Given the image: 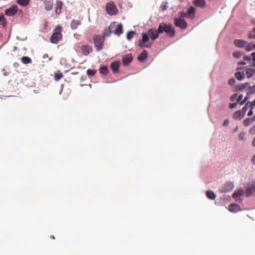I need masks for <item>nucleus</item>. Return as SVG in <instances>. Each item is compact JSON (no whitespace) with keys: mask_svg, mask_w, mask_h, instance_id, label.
<instances>
[{"mask_svg":"<svg viewBox=\"0 0 255 255\" xmlns=\"http://www.w3.org/2000/svg\"><path fill=\"white\" fill-rule=\"evenodd\" d=\"M100 72L104 75H107L108 73V67L106 66L101 67L99 69Z\"/></svg>","mask_w":255,"mask_h":255,"instance_id":"nucleus-29","label":"nucleus"},{"mask_svg":"<svg viewBox=\"0 0 255 255\" xmlns=\"http://www.w3.org/2000/svg\"><path fill=\"white\" fill-rule=\"evenodd\" d=\"M237 94H234L233 95H232L231 97V100L233 101L235 100V99L237 98Z\"/></svg>","mask_w":255,"mask_h":255,"instance_id":"nucleus-48","label":"nucleus"},{"mask_svg":"<svg viewBox=\"0 0 255 255\" xmlns=\"http://www.w3.org/2000/svg\"><path fill=\"white\" fill-rule=\"evenodd\" d=\"M249 107H250L249 102H247V104L245 105V106L243 108L241 111L243 112V113L245 114L247 110L249 109Z\"/></svg>","mask_w":255,"mask_h":255,"instance_id":"nucleus-38","label":"nucleus"},{"mask_svg":"<svg viewBox=\"0 0 255 255\" xmlns=\"http://www.w3.org/2000/svg\"><path fill=\"white\" fill-rule=\"evenodd\" d=\"M62 27L60 25H57L53 30V33L50 37V41L53 44L58 43L62 39Z\"/></svg>","mask_w":255,"mask_h":255,"instance_id":"nucleus-2","label":"nucleus"},{"mask_svg":"<svg viewBox=\"0 0 255 255\" xmlns=\"http://www.w3.org/2000/svg\"><path fill=\"white\" fill-rule=\"evenodd\" d=\"M252 50L253 49H255V44H252Z\"/></svg>","mask_w":255,"mask_h":255,"instance_id":"nucleus-58","label":"nucleus"},{"mask_svg":"<svg viewBox=\"0 0 255 255\" xmlns=\"http://www.w3.org/2000/svg\"><path fill=\"white\" fill-rule=\"evenodd\" d=\"M236 82V80L234 78H231L229 80L228 83L230 86H233Z\"/></svg>","mask_w":255,"mask_h":255,"instance_id":"nucleus-43","label":"nucleus"},{"mask_svg":"<svg viewBox=\"0 0 255 255\" xmlns=\"http://www.w3.org/2000/svg\"><path fill=\"white\" fill-rule=\"evenodd\" d=\"M168 2L163 1L162 3V9L166 10L168 8Z\"/></svg>","mask_w":255,"mask_h":255,"instance_id":"nucleus-42","label":"nucleus"},{"mask_svg":"<svg viewBox=\"0 0 255 255\" xmlns=\"http://www.w3.org/2000/svg\"><path fill=\"white\" fill-rule=\"evenodd\" d=\"M249 38H255V27L254 28L252 31L250 32L249 35Z\"/></svg>","mask_w":255,"mask_h":255,"instance_id":"nucleus-41","label":"nucleus"},{"mask_svg":"<svg viewBox=\"0 0 255 255\" xmlns=\"http://www.w3.org/2000/svg\"><path fill=\"white\" fill-rule=\"evenodd\" d=\"M252 144L253 146H255V137H254V138L253 139V140L252 141Z\"/></svg>","mask_w":255,"mask_h":255,"instance_id":"nucleus-55","label":"nucleus"},{"mask_svg":"<svg viewBox=\"0 0 255 255\" xmlns=\"http://www.w3.org/2000/svg\"><path fill=\"white\" fill-rule=\"evenodd\" d=\"M254 193H255V182L250 183L245 191V194L247 197L252 196Z\"/></svg>","mask_w":255,"mask_h":255,"instance_id":"nucleus-8","label":"nucleus"},{"mask_svg":"<svg viewBox=\"0 0 255 255\" xmlns=\"http://www.w3.org/2000/svg\"><path fill=\"white\" fill-rule=\"evenodd\" d=\"M180 15L181 17H186L188 16L187 13H185L184 12H181Z\"/></svg>","mask_w":255,"mask_h":255,"instance_id":"nucleus-51","label":"nucleus"},{"mask_svg":"<svg viewBox=\"0 0 255 255\" xmlns=\"http://www.w3.org/2000/svg\"><path fill=\"white\" fill-rule=\"evenodd\" d=\"M242 54L243 53L241 51H236L234 52L233 56L236 58H239L242 56Z\"/></svg>","mask_w":255,"mask_h":255,"instance_id":"nucleus-35","label":"nucleus"},{"mask_svg":"<svg viewBox=\"0 0 255 255\" xmlns=\"http://www.w3.org/2000/svg\"><path fill=\"white\" fill-rule=\"evenodd\" d=\"M81 22L79 20L73 19L72 20L70 27L72 30H75L77 28L78 26L81 25Z\"/></svg>","mask_w":255,"mask_h":255,"instance_id":"nucleus-17","label":"nucleus"},{"mask_svg":"<svg viewBox=\"0 0 255 255\" xmlns=\"http://www.w3.org/2000/svg\"><path fill=\"white\" fill-rule=\"evenodd\" d=\"M175 24L176 26L180 27L181 28H185L187 26L186 21L181 18H175Z\"/></svg>","mask_w":255,"mask_h":255,"instance_id":"nucleus-10","label":"nucleus"},{"mask_svg":"<svg viewBox=\"0 0 255 255\" xmlns=\"http://www.w3.org/2000/svg\"><path fill=\"white\" fill-rule=\"evenodd\" d=\"M123 25L122 24H119L114 31V33L117 35H120L123 33Z\"/></svg>","mask_w":255,"mask_h":255,"instance_id":"nucleus-19","label":"nucleus"},{"mask_svg":"<svg viewBox=\"0 0 255 255\" xmlns=\"http://www.w3.org/2000/svg\"><path fill=\"white\" fill-rule=\"evenodd\" d=\"M249 99V97L248 96H247L243 100L244 101H245V102H246V101H247V100Z\"/></svg>","mask_w":255,"mask_h":255,"instance_id":"nucleus-57","label":"nucleus"},{"mask_svg":"<svg viewBox=\"0 0 255 255\" xmlns=\"http://www.w3.org/2000/svg\"><path fill=\"white\" fill-rule=\"evenodd\" d=\"M253 121H255V120H253V118H252L251 119L248 118V119L245 120L244 121L243 123L245 126H249V125L252 124V123Z\"/></svg>","mask_w":255,"mask_h":255,"instance_id":"nucleus-30","label":"nucleus"},{"mask_svg":"<svg viewBox=\"0 0 255 255\" xmlns=\"http://www.w3.org/2000/svg\"><path fill=\"white\" fill-rule=\"evenodd\" d=\"M132 60V56L131 54H128L123 56L122 58V62L124 65H127Z\"/></svg>","mask_w":255,"mask_h":255,"instance_id":"nucleus-13","label":"nucleus"},{"mask_svg":"<svg viewBox=\"0 0 255 255\" xmlns=\"http://www.w3.org/2000/svg\"><path fill=\"white\" fill-rule=\"evenodd\" d=\"M0 22H2V24L3 26H5L6 24V20L3 15H0Z\"/></svg>","mask_w":255,"mask_h":255,"instance_id":"nucleus-39","label":"nucleus"},{"mask_svg":"<svg viewBox=\"0 0 255 255\" xmlns=\"http://www.w3.org/2000/svg\"><path fill=\"white\" fill-rule=\"evenodd\" d=\"M252 65L255 67V63H253Z\"/></svg>","mask_w":255,"mask_h":255,"instance_id":"nucleus-61","label":"nucleus"},{"mask_svg":"<svg viewBox=\"0 0 255 255\" xmlns=\"http://www.w3.org/2000/svg\"><path fill=\"white\" fill-rule=\"evenodd\" d=\"M251 55L252 56L253 58H252V60L254 62H255V52H253L252 54H251Z\"/></svg>","mask_w":255,"mask_h":255,"instance_id":"nucleus-54","label":"nucleus"},{"mask_svg":"<svg viewBox=\"0 0 255 255\" xmlns=\"http://www.w3.org/2000/svg\"><path fill=\"white\" fill-rule=\"evenodd\" d=\"M245 103L246 102H245V101L243 100L241 102L240 104H241V105H242Z\"/></svg>","mask_w":255,"mask_h":255,"instance_id":"nucleus-59","label":"nucleus"},{"mask_svg":"<svg viewBox=\"0 0 255 255\" xmlns=\"http://www.w3.org/2000/svg\"><path fill=\"white\" fill-rule=\"evenodd\" d=\"M249 92L247 93V95L252 94L255 93V85L253 86H249Z\"/></svg>","mask_w":255,"mask_h":255,"instance_id":"nucleus-36","label":"nucleus"},{"mask_svg":"<svg viewBox=\"0 0 255 255\" xmlns=\"http://www.w3.org/2000/svg\"><path fill=\"white\" fill-rule=\"evenodd\" d=\"M249 84L248 83H246L242 84H240L236 86L235 90L236 91L238 90H243L246 88H248L249 87Z\"/></svg>","mask_w":255,"mask_h":255,"instance_id":"nucleus-28","label":"nucleus"},{"mask_svg":"<svg viewBox=\"0 0 255 255\" xmlns=\"http://www.w3.org/2000/svg\"><path fill=\"white\" fill-rule=\"evenodd\" d=\"M45 9L48 11L52 9L53 1L52 0H46L44 2Z\"/></svg>","mask_w":255,"mask_h":255,"instance_id":"nucleus-21","label":"nucleus"},{"mask_svg":"<svg viewBox=\"0 0 255 255\" xmlns=\"http://www.w3.org/2000/svg\"><path fill=\"white\" fill-rule=\"evenodd\" d=\"M121 65V63L119 61H116L115 62H113L111 64V68L112 71L114 73H117L118 72L119 68Z\"/></svg>","mask_w":255,"mask_h":255,"instance_id":"nucleus-14","label":"nucleus"},{"mask_svg":"<svg viewBox=\"0 0 255 255\" xmlns=\"http://www.w3.org/2000/svg\"><path fill=\"white\" fill-rule=\"evenodd\" d=\"M245 114L243 113L241 110L235 112L233 115V118L235 120H241L245 116Z\"/></svg>","mask_w":255,"mask_h":255,"instance_id":"nucleus-18","label":"nucleus"},{"mask_svg":"<svg viewBox=\"0 0 255 255\" xmlns=\"http://www.w3.org/2000/svg\"><path fill=\"white\" fill-rule=\"evenodd\" d=\"M160 33L165 31L170 36H173L175 34V30L173 27L170 25H167L165 24H160Z\"/></svg>","mask_w":255,"mask_h":255,"instance_id":"nucleus-6","label":"nucleus"},{"mask_svg":"<svg viewBox=\"0 0 255 255\" xmlns=\"http://www.w3.org/2000/svg\"><path fill=\"white\" fill-rule=\"evenodd\" d=\"M96 73V70L88 69L87 70V74L88 76H94Z\"/></svg>","mask_w":255,"mask_h":255,"instance_id":"nucleus-34","label":"nucleus"},{"mask_svg":"<svg viewBox=\"0 0 255 255\" xmlns=\"http://www.w3.org/2000/svg\"><path fill=\"white\" fill-rule=\"evenodd\" d=\"M148 56L147 52L146 50H144L142 52L138 55L137 59L140 61H143L145 60Z\"/></svg>","mask_w":255,"mask_h":255,"instance_id":"nucleus-20","label":"nucleus"},{"mask_svg":"<svg viewBox=\"0 0 255 255\" xmlns=\"http://www.w3.org/2000/svg\"><path fill=\"white\" fill-rule=\"evenodd\" d=\"M237 106V103H232V104H230L229 105V108L230 109H234V108H235Z\"/></svg>","mask_w":255,"mask_h":255,"instance_id":"nucleus-45","label":"nucleus"},{"mask_svg":"<svg viewBox=\"0 0 255 255\" xmlns=\"http://www.w3.org/2000/svg\"><path fill=\"white\" fill-rule=\"evenodd\" d=\"M194 3L196 6L203 7L205 6L206 2L205 0H195Z\"/></svg>","mask_w":255,"mask_h":255,"instance_id":"nucleus-23","label":"nucleus"},{"mask_svg":"<svg viewBox=\"0 0 255 255\" xmlns=\"http://www.w3.org/2000/svg\"><path fill=\"white\" fill-rule=\"evenodd\" d=\"M135 32L133 31H129L127 35V38L128 40H130L135 34Z\"/></svg>","mask_w":255,"mask_h":255,"instance_id":"nucleus-31","label":"nucleus"},{"mask_svg":"<svg viewBox=\"0 0 255 255\" xmlns=\"http://www.w3.org/2000/svg\"><path fill=\"white\" fill-rule=\"evenodd\" d=\"M30 0H16V2L19 5L22 6H26L29 3Z\"/></svg>","mask_w":255,"mask_h":255,"instance_id":"nucleus-26","label":"nucleus"},{"mask_svg":"<svg viewBox=\"0 0 255 255\" xmlns=\"http://www.w3.org/2000/svg\"><path fill=\"white\" fill-rule=\"evenodd\" d=\"M243 97V95L242 94H241L239 96L238 98L237 99V101L239 102L240 101H241Z\"/></svg>","mask_w":255,"mask_h":255,"instance_id":"nucleus-50","label":"nucleus"},{"mask_svg":"<svg viewBox=\"0 0 255 255\" xmlns=\"http://www.w3.org/2000/svg\"><path fill=\"white\" fill-rule=\"evenodd\" d=\"M237 64L239 65H244L246 64V62L245 61H240V62H238Z\"/></svg>","mask_w":255,"mask_h":255,"instance_id":"nucleus-53","label":"nucleus"},{"mask_svg":"<svg viewBox=\"0 0 255 255\" xmlns=\"http://www.w3.org/2000/svg\"><path fill=\"white\" fill-rule=\"evenodd\" d=\"M238 130V127L237 126L236 128L234 129L233 131L234 132H236Z\"/></svg>","mask_w":255,"mask_h":255,"instance_id":"nucleus-56","label":"nucleus"},{"mask_svg":"<svg viewBox=\"0 0 255 255\" xmlns=\"http://www.w3.org/2000/svg\"><path fill=\"white\" fill-rule=\"evenodd\" d=\"M81 50L83 55L87 56L93 51V49L92 46L88 45H85L81 47Z\"/></svg>","mask_w":255,"mask_h":255,"instance_id":"nucleus-12","label":"nucleus"},{"mask_svg":"<svg viewBox=\"0 0 255 255\" xmlns=\"http://www.w3.org/2000/svg\"><path fill=\"white\" fill-rule=\"evenodd\" d=\"M63 3L60 0H57L55 6V12L57 14H59L61 13V10L62 8Z\"/></svg>","mask_w":255,"mask_h":255,"instance_id":"nucleus-16","label":"nucleus"},{"mask_svg":"<svg viewBox=\"0 0 255 255\" xmlns=\"http://www.w3.org/2000/svg\"><path fill=\"white\" fill-rule=\"evenodd\" d=\"M50 238L52 239H55L54 237L53 236H52V235L50 236Z\"/></svg>","mask_w":255,"mask_h":255,"instance_id":"nucleus-60","label":"nucleus"},{"mask_svg":"<svg viewBox=\"0 0 255 255\" xmlns=\"http://www.w3.org/2000/svg\"><path fill=\"white\" fill-rule=\"evenodd\" d=\"M249 132L252 134H255V125L252 127L251 128H250L249 130Z\"/></svg>","mask_w":255,"mask_h":255,"instance_id":"nucleus-44","label":"nucleus"},{"mask_svg":"<svg viewBox=\"0 0 255 255\" xmlns=\"http://www.w3.org/2000/svg\"><path fill=\"white\" fill-rule=\"evenodd\" d=\"M249 105L251 108L253 109L255 107V100L251 103L249 102Z\"/></svg>","mask_w":255,"mask_h":255,"instance_id":"nucleus-47","label":"nucleus"},{"mask_svg":"<svg viewBox=\"0 0 255 255\" xmlns=\"http://www.w3.org/2000/svg\"><path fill=\"white\" fill-rule=\"evenodd\" d=\"M229 121L228 119L225 120L223 123V126H227L229 125Z\"/></svg>","mask_w":255,"mask_h":255,"instance_id":"nucleus-49","label":"nucleus"},{"mask_svg":"<svg viewBox=\"0 0 255 255\" xmlns=\"http://www.w3.org/2000/svg\"><path fill=\"white\" fill-rule=\"evenodd\" d=\"M253 114V109H252V108H251V110H250V111L249 112L248 114V115L249 116H252Z\"/></svg>","mask_w":255,"mask_h":255,"instance_id":"nucleus-52","label":"nucleus"},{"mask_svg":"<svg viewBox=\"0 0 255 255\" xmlns=\"http://www.w3.org/2000/svg\"><path fill=\"white\" fill-rule=\"evenodd\" d=\"M159 33V26L157 30L156 29H150L148 32V34L143 33L142 34V39L139 41L138 45L140 47H149L148 45H145V43L149 40V37H150L152 40H155L158 37Z\"/></svg>","mask_w":255,"mask_h":255,"instance_id":"nucleus-1","label":"nucleus"},{"mask_svg":"<svg viewBox=\"0 0 255 255\" xmlns=\"http://www.w3.org/2000/svg\"><path fill=\"white\" fill-rule=\"evenodd\" d=\"M111 28H112V25H111L108 28H105L103 32V35L101 36L105 38V37H108V36H110L112 33V31L111 30Z\"/></svg>","mask_w":255,"mask_h":255,"instance_id":"nucleus-22","label":"nucleus"},{"mask_svg":"<svg viewBox=\"0 0 255 255\" xmlns=\"http://www.w3.org/2000/svg\"><path fill=\"white\" fill-rule=\"evenodd\" d=\"M245 191L243 189H239L235 191L232 196L237 201H241L240 197H241L244 193Z\"/></svg>","mask_w":255,"mask_h":255,"instance_id":"nucleus-11","label":"nucleus"},{"mask_svg":"<svg viewBox=\"0 0 255 255\" xmlns=\"http://www.w3.org/2000/svg\"><path fill=\"white\" fill-rule=\"evenodd\" d=\"M246 76L248 78H251L255 74V69L252 68L246 69Z\"/></svg>","mask_w":255,"mask_h":255,"instance_id":"nucleus-25","label":"nucleus"},{"mask_svg":"<svg viewBox=\"0 0 255 255\" xmlns=\"http://www.w3.org/2000/svg\"><path fill=\"white\" fill-rule=\"evenodd\" d=\"M206 196L211 200H214L216 197V195L214 192L211 190H208L206 192Z\"/></svg>","mask_w":255,"mask_h":255,"instance_id":"nucleus-27","label":"nucleus"},{"mask_svg":"<svg viewBox=\"0 0 255 255\" xmlns=\"http://www.w3.org/2000/svg\"><path fill=\"white\" fill-rule=\"evenodd\" d=\"M245 137V133L244 132H241L238 136L239 139L240 140H244Z\"/></svg>","mask_w":255,"mask_h":255,"instance_id":"nucleus-40","label":"nucleus"},{"mask_svg":"<svg viewBox=\"0 0 255 255\" xmlns=\"http://www.w3.org/2000/svg\"><path fill=\"white\" fill-rule=\"evenodd\" d=\"M195 12V8L193 6H191L188 10L187 14L188 15H190L194 13Z\"/></svg>","mask_w":255,"mask_h":255,"instance_id":"nucleus-37","label":"nucleus"},{"mask_svg":"<svg viewBox=\"0 0 255 255\" xmlns=\"http://www.w3.org/2000/svg\"><path fill=\"white\" fill-rule=\"evenodd\" d=\"M229 210L231 212L235 213L241 211L240 206L237 204H231L229 206Z\"/></svg>","mask_w":255,"mask_h":255,"instance_id":"nucleus-15","label":"nucleus"},{"mask_svg":"<svg viewBox=\"0 0 255 255\" xmlns=\"http://www.w3.org/2000/svg\"><path fill=\"white\" fill-rule=\"evenodd\" d=\"M63 77L62 73L60 72H57L55 73L54 78L56 81L59 80Z\"/></svg>","mask_w":255,"mask_h":255,"instance_id":"nucleus-33","label":"nucleus"},{"mask_svg":"<svg viewBox=\"0 0 255 255\" xmlns=\"http://www.w3.org/2000/svg\"><path fill=\"white\" fill-rule=\"evenodd\" d=\"M236 78L239 81H242L245 78V75L242 72H237L235 74Z\"/></svg>","mask_w":255,"mask_h":255,"instance_id":"nucleus-24","label":"nucleus"},{"mask_svg":"<svg viewBox=\"0 0 255 255\" xmlns=\"http://www.w3.org/2000/svg\"><path fill=\"white\" fill-rule=\"evenodd\" d=\"M94 43L97 51H99L103 49V45L105 39L100 35H94L93 37Z\"/></svg>","mask_w":255,"mask_h":255,"instance_id":"nucleus-3","label":"nucleus"},{"mask_svg":"<svg viewBox=\"0 0 255 255\" xmlns=\"http://www.w3.org/2000/svg\"><path fill=\"white\" fill-rule=\"evenodd\" d=\"M21 60L22 62L24 64H28L31 62V59L27 56L22 57Z\"/></svg>","mask_w":255,"mask_h":255,"instance_id":"nucleus-32","label":"nucleus"},{"mask_svg":"<svg viewBox=\"0 0 255 255\" xmlns=\"http://www.w3.org/2000/svg\"><path fill=\"white\" fill-rule=\"evenodd\" d=\"M106 9L107 13L110 15H115L118 13V8L112 1L108 2L106 5Z\"/></svg>","mask_w":255,"mask_h":255,"instance_id":"nucleus-4","label":"nucleus"},{"mask_svg":"<svg viewBox=\"0 0 255 255\" xmlns=\"http://www.w3.org/2000/svg\"><path fill=\"white\" fill-rule=\"evenodd\" d=\"M234 187V185L233 182H227L219 189V191L221 193L228 192L231 191L233 189Z\"/></svg>","mask_w":255,"mask_h":255,"instance_id":"nucleus-7","label":"nucleus"},{"mask_svg":"<svg viewBox=\"0 0 255 255\" xmlns=\"http://www.w3.org/2000/svg\"><path fill=\"white\" fill-rule=\"evenodd\" d=\"M251 57L250 56H247V55H245L244 56V60H246L247 61H251Z\"/></svg>","mask_w":255,"mask_h":255,"instance_id":"nucleus-46","label":"nucleus"},{"mask_svg":"<svg viewBox=\"0 0 255 255\" xmlns=\"http://www.w3.org/2000/svg\"><path fill=\"white\" fill-rule=\"evenodd\" d=\"M17 6L14 5L6 9L5 11V14L8 16H12L17 12Z\"/></svg>","mask_w":255,"mask_h":255,"instance_id":"nucleus-9","label":"nucleus"},{"mask_svg":"<svg viewBox=\"0 0 255 255\" xmlns=\"http://www.w3.org/2000/svg\"><path fill=\"white\" fill-rule=\"evenodd\" d=\"M235 45L239 48H244L247 51L252 50V43H248L244 40L236 39L234 41Z\"/></svg>","mask_w":255,"mask_h":255,"instance_id":"nucleus-5","label":"nucleus"}]
</instances>
